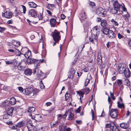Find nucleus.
Returning <instances> with one entry per match:
<instances>
[{"label":"nucleus","mask_w":131,"mask_h":131,"mask_svg":"<svg viewBox=\"0 0 131 131\" xmlns=\"http://www.w3.org/2000/svg\"><path fill=\"white\" fill-rule=\"evenodd\" d=\"M122 6L121 5L118 3L117 1H114L113 4V8L111 9V11L117 15L122 14L123 12L120 10V7Z\"/></svg>","instance_id":"nucleus-1"},{"label":"nucleus","mask_w":131,"mask_h":131,"mask_svg":"<svg viewBox=\"0 0 131 131\" xmlns=\"http://www.w3.org/2000/svg\"><path fill=\"white\" fill-rule=\"evenodd\" d=\"M52 36L54 40L57 42H59V40L61 39V36L60 35V32L56 29L54 30V31L52 32Z\"/></svg>","instance_id":"nucleus-2"},{"label":"nucleus","mask_w":131,"mask_h":131,"mask_svg":"<svg viewBox=\"0 0 131 131\" xmlns=\"http://www.w3.org/2000/svg\"><path fill=\"white\" fill-rule=\"evenodd\" d=\"M118 110L117 109H113L109 110L108 115L113 118H116L118 115Z\"/></svg>","instance_id":"nucleus-3"},{"label":"nucleus","mask_w":131,"mask_h":131,"mask_svg":"<svg viewBox=\"0 0 131 131\" xmlns=\"http://www.w3.org/2000/svg\"><path fill=\"white\" fill-rule=\"evenodd\" d=\"M38 60L34 59L33 58H30L27 59V62L28 64L31 63H34L35 67H37L39 64V62H38Z\"/></svg>","instance_id":"nucleus-4"},{"label":"nucleus","mask_w":131,"mask_h":131,"mask_svg":"<svg viewBox=\"0 0 131 131\" xmlns=\"http://www.w3.org/2000/svg\"><path fill=\"white\" fill-rule=\"evenodd\" d=\"M29 115L32 119H34L36 121H40L42 119V117L39 114H35L34 116H32V114L31 113H29Z\"/></svg>","instance_id":"nucleus-5"},{"label":"nucleus","mask_w":131,"mask_h":131,"mask_svg":"<svg viewBox=\"0 0 131 131\" xmlns=\"http://www.w3.org/2000/svg\"><path fill=\"white\" fill-rule=\"evenodd\" d=\"M37 12L34 9L30 10L28 13V15L30 17H36L37 16Z\"/></svg>","instance_id":"nucleus-6"},{"label":"nucleus","mask_w":131,"mask_h":131,"mask_svg":"<svg viewBox=\"0 0 131 131\" xmlns=\"http://www.w3.org/2000/svg\"><path fill=\"white\" fill-rule=\"evenodd\" d=\"M33 88L31 87H29L26 88L25 90V93L26 94L29 95L30 96H33Z\"/></svg>","instance_id":"nucleus-7"},{"label":"nucleus","mask_w":131,"mask_h":131,"mask_svg":"<svg viewBox=\"0 0 131 131\" xmlns=\"http://www.w3.org/2000/svg\"><path fill=\"white\" fill-rule=\"evenodd\" d=\"M99 35L94 34L92 33V36L89 37V39L91 42L94 43V41H97Z\"/></svg>","instance_id":"nucleus-8"},{"label":"nucleus","mask_w":131,"mask_h":131,"mask_svg":"<svg viewBox=\"0 0 131 131\" xmlns=\"http://www.w3.org/2000/svg\"><path fill=\"white\" fill-rule=\"evenodd\" d=\"M2 15L7 18H11L12 16V13L9 11H7L5 13H2Z\"/></svg>","instance_id":"nucleus-9"},{"label":"nucleus","mask_w":131,"mask_h":131,"mask_svg":"<svg viewBox=\"0 0 131 131\" xmlns=\"http://www.w3.org/2000/svg\"><path fill=\"white\" fill-rule=\"evenodd\" d=\"M79 18L81 22L86 18V16L84 10H82L79 15Z\"/></svg>","instance_id":"nucleus-10"},{"label":"nucleus","mask_w":131,"mask_h":131,"mask_svg":"<svg viewBox=\"0 0 131 131\" xmlns=\"http://www.w3.org/2000/svg\"><path fill=\"white\" fill-rule=\"evenodd\" d=\"M32 73L34 74H36L37 75H39L42 74H43L40 69L36 66L35 68L34 69Z\"/></svg>","instance_id":"nucleus-11"},{"label":"nucleus","mask_w":131,"mask_h":131,"mask_svg":"<svg viewBox=\"0 0 131 131\" xmlns=\"http://www.w3.org/2000/svg\"><path fill=\"white\" fill-rule=\"evenodd\" d=\"M100 27L96 26L93 28L92 33L94 34H99Z\"/></svg>","instance_id":"nucleus-12"},{"label":"nucleus","mask_w":131,"mask_h":131,"mask_svg":"<svg viewBox=\"0 0 131 131\" xmlns=\"http://www.w3.org/2000/svg\"><path fill=\"white\" fill-rule=\"evenodd\" d=\"M120 127L124 129H127L128 128L129 126V124L128 123H122L120 125Z\"/></svg>","instance_id":"nucleus-13"},{"label":"nucleus","mask_w":131,"mask_h":131,"mask_svg":"<svg viewBox=\"0 0 131 131\" xmlns=\"http://www.w3.org/2000/svg\"><path fill=\"white\" fill-rule=\"evenodd\" d=\"M75 73V70L74 69L71 68L69 72V77L70 78H73Z\"/></svg>","instance_id":"nucleus-14"},{"label":"nucleus","mask_w":131,"mask_h":131,"mask_svg":"<svg viewBox=\"0 0 131 131\" xmlns=\"http://www.w3.org/2000/svg\"><path fill=\"white\" fill-rule=\"evenodd\" d=\"M107 35L110 38H115L116 37V35L114 32L113 31L110 30L109 31Z\"/></svg>","instance_id":"nucleus-15"},{"label":"nucleus","mask_w":131,"mask_h":131,"mask_svg":"<svg viewBox=\"0 0 131 131\" xmlns=\"http://www.w3.org/2000/svg\"><path fill=\"white\" fill-rule=\"evenodd\" d=\"M32 72L31 70L30 69H26L24 71V74L27 75H30Z\"/></svg>","instance_id":"nucleus-16"},{"label":"nucleus","mask_w":131,"mask_h":131,"mask_svg":"<svg viewBox=\"0 0 131 131\" xmlns=\"http://www.w3.org/2000/svg\"><path fill=\"white\" fill-rule=\"evenodd\" d=\"M124 73L125 76L126 78H129L130 76V72L128 68H126Z\"/></svg>","instance_id":"nucleus-17"},{"label":"nucleus","mask_w":131,"mask_h":131,"mask_svg":"<svg viewBox=\"0 0 131 131\" xmlns=\"http://www.w3.org/2000/svg\"><path fill=\"white\" fill-rule=\"evenodd\" d=\"M0 106L2 107H5L8 106V102L5 100L0 104Z\"/></svg>","instance_id":"nucleus-18"},{"label":"nucleus","mask_w":131,"mask_h":131,"mask_svg":"<svg viewBox=\"0 0 131 131\" xmlns=\"http://www.w3.org/2000/svg\"><path fill=\"white\" fill-rule=\"evenodd\" d=\"M16 126L19 128L24 127L25 126V123L24 122L20 121L16 124Z\"/></svg>","instance_id":"nucleus-19"},{"label":"nucleus","mask_w":131,"mask_h":131,"mask_svg":"<svg viewBox=\"0 0 131 131\" xmlns=\"http://www.w3.org/2000/svg\"><path fill=\"white\" fill-rule=\"evenodd\" d=\"M51 25L52 27H54L56 25V21L54 18L51 19L50 20Z\"/></svg>","instance_id":"nucleus-20"},{"label":"nucleus","mask_w":131,"mask_h":131,"mask_svg":"<svg viewBox=\"0 0 131 131\" xmlns=\"http://www.w3.org/2000/svg\"><path fill=\"white\" fill-rule=\"evenodd\" d=\"M23 56H25L26 58L28 59L30 58V57L31 56V51L28 50L27 51V52Z\"/></svg>","instance_id":"nucleus-21"},{"label":"nucleus","mask_w":131,"mask_h":131,"mask_svg":"<svg viewBox=\"0 0 131 131\" xmlns=\"http://www.w3.org/2000/svg\"><path fill=\"white\" fill-rule=\"evenodd\" d=\"M89 76V77H87V78L85 80L84 84L85 86H87L88 84L89 83L90 80L92 78L91 74H90Z\"/></svg>","instance_id":"nucleus-22"},{"label":"nucleus","mask_w":131,"mask_h":131,"mask_svg":"<svg viewBox=\"0 0 131 131\" xmlns=\"http://www.w3.org/2000/svg\"><path fill=\"white\" fill-rule=\"evenodd\" d=\"M28 4L29 7L32 8H35L37 7V5L33 2H28Z\"/></svg>","instance_id":"nucleus-23"},{"label":"nucleus","mask_w":131,"mask_h":131,"mask_svg":"<svg viewBox=\"0 0 131 131\" xmlns=\"http://www.w3.org/2000/svg\"><path fill=\"white\" fill-rule=\"evenodd\" d=\"M110 30L109 29L105 27L103 28L102 30V31L103 34L107 35L108 34V33Z\"/></svg>","instance_id":"nucleus-24"},{"label":"nucleus","mask_w":131,"mask_h":131,"mask_svg":"<svg viewBox=\"0 0 131 131\" xmlns=\"http://www.w3.org/2000/svg\"><path fill=\"white\" fill-rule=\"evenodd\" d=\"M14 53L17 56H20L21 55H23V54H22L18 49L16 48H14Z\"/></svg>","instance_id":"nucleus-25"},{"label":"nucleus","mask_w":131,"mask_h":131,"mask_svg":"<svg viewBox=\"0 0 131 131\" xmlns=\"http://www.w3.org/2000/svg\"><path fill=\"white\" fill-rule=\"evenodd\" d=\"M74 117V114L73 113L70 112L68 114L67 119L68 120H72L73 119Z\"/></svg>","instance_id":"nucleus-26"},{"label":"nucleus","mask_w":131,"mask_h":131,"mask_svg":"<svg viewBox=\"0 0 131 131\" xmlns=\"http://www.w3.org/2000/svg\"><path fill=\"white\" fill-rule=\"evenodd\" d=\"M16 101L14 97H12L10 99L9 103L12 105H14L16 103Z\"/></svg>","instance_id":"nucleus-27"},{"label":"nucleus","mask_w":131,"mask_h":131,"mask_svg":"<svg viewBox=\"0 0 131 131\" xmlns=\"http://www.w3.org/2000/svg\"><path fill=\"white\" fill-rule=\"evenodd\" d=\"M126 68L122 67H118V71L120 73H124V71L126 70Z\"/></svg>","instance_id":"nucleus-28"},{"label":"nucleus","mask_w":131,"mask_h":131,"mask_svg":"<svg viewBox=\"0 0 131 131\" xmlns=\"http://www.w3.org/2000/svg\"><path fill=\"white\" fill-rule=\"evenodd\" d=\"M14 109V108L13 107L9 108L7 111V113L10 116L12 115Z\"/></svg>","instance_id":"nucleus-29"},{"label":"nucleus","mask_w":131,"mask_h":131,"mask_svg":"<svg viewBox=\"0 0 131 131\" xmlns=\"http://www.w3.org/2000/svg\"><path fill=\"white\" fill-rule=\"evenodd\" d=\"M59 123L58 122V121H56L52 124L51 123V128H52L54 127H56L58 125Z\"/></svg>","instance_id":"nucleus-30"},{"label":"nucleus","mask_w":131,"mask_h":131,"mask_svg":"<svg viewBox=\"0 0 131 131\" xmlns=\"http://www.w3.org/2000/svg\"><path fill=\"white\" fill-rule=\"evenodd\" d=\"M65 96L66 100L67 101L69 99H71L72 95L67 92L65 94Z\"/></svg>","instance_id":"nucleus-31"},{"label":"nucleus","mask_w":131,"mask_h":131,"mask_svg":"<svg viewBox=\"0 0 131 131\" xmlns=\"http://www.w3.org/2000/svg\"><path fill=\"white\" fill-rule=\"evenodd\" d=\"M107 25L106 21L105 19H103L102 20L101 22V25L102 27H105Z\"/></svg>","instance_id":"nucleus-32"},{"label":"nucleus","mask_w":131,"mask_h":131,"mask_svg":"<svg viewBox=\"0 0 131 131\" xmlns=\"http://www.w3.org/2000/svg\"><path fill=\"white\" fill-rule=\"evenodd\" d=\"M67 126L66 125H62V126H59V128L60 131H66L67 128Z\"/></svg>","instance_id":"nucleus-33"},{"label":"nucleus","mask_w":131,"mask_h":131,"mask_svg":"<svg viewBox=\"0 0 131 131\" xmlns=\"http://www.w3.org/2000/svg\"><path fill=\"white\" fill-rule=\"evenodd\" d=\"M35 108L33 107H30L28 109V112L30 113H33L35 111Z\"/></svg>","instance_id":"nucleus-34"},{"label":"nucleus","mask_w":131,"mask_h":131,"mask_svg":"<svg viewBox=\"0 0 131 131\" xmlns=\"http://www.w3.org/2000/svg\"><path fill=\"white\" fill-rule=\"evenodd\" d=\"M76 92L80 96H83L85 94V92L84 91H82V90L77 91H76Z\"/></svg>","instance_id":"nucleus-35"},{"label":"nucleus","mask_w":131,"mask_h":131,"mask_svg":"<svg viewBox=\"0 0 131 131\" xmlns=\"http://www.w3.org/2000/svg\"><path fill=\"white\" fill-rule=\"evenodd\" d=\"M123 17H125L126 18V19H125V21H128L129 19L130 15L128 12H127V14L123 16Z\"/></svg>","instance_id":"nucleus-36"},{"label":"nucleus","mask_w":131,"mask_h":131,"mask_svg":"<svg viewBox=\"0 0 131 131\" xmlns=\"http://www.w3.org/2000/svg\"><path fill=\"white\" fill-rule=\"evenodd\" d=\"M117 106L118 107L121 108L122 107H123V108H125V105L124 104H121L120 103V102L119 101H118L117 102Z\"/></svg>","instance_id":"nucleus-37"},{"label":"nucleus","mask_w":131,"mask_h":131,"mask_svg":"<svg viewBox=\"0 0 131 131\" xmlns=\"http://www.w3.org/2000/svg\"><path fill=\"white\" fill-rule=\"evenodd\" d=\"M111 131H120L115 126H113L111 128Z\"/></svg>","instance_id":"nucleus-38"},{"label":"nucleus","mask_w":131,"mask_h":131,"mask_svg":"<svg viewBox=\"0 0 131 131\" xmlns=\"http://www.w3.org/2000/svg\"><path fill=\"white\" fill-rule=\"evenodd\" d=\"M103 9L101 7H99L97 9L96 11V13L97 14H100L101 13V11Z\"/></svg>","instance_id":"nucleus-39"},{"label":"nucleus","mask_w":131,"mask_h":131,"mask_svg":"<svg viewBox=\"0 0 131 131\" xmlns=\"http://www.w3.org/2000/svg\"><path fill=\"white\" fill-rule=\"evenodd\" d=\"M106 13V12L103 9L101 11V13L99 15L102 16L104 17L105 16Z\"/></svg>","instance_id":"nucleus-40"},{"label":"nucleus","mask_w":131,"mask_h":131,"mask_svg":"<svg viewBox=\"0 0 131 131\" xmlns=\"http://www.w3.org/2000/svg\"><path fill=\"white\" fill-rule=\"evenodd\" d=\"M124 83L125 85L127 86L130 84V82L127 79H125L124 81Z\"/></svg>","instance_id":"nucleus-41"},{"label":"nucleus","mask_w":131,"mask_h":131,"mask_svg":"<svg viewBox=\"0 0 131 131\" xmlns=\"http://www.w3.org/2000/svg\"><path fill=\"white\" fill-rule=\"evenodd\" d=\"M112 24L115 26H118V24L117 22L115 20L113 19H112L111 21Z\"/></svg>","instance_id":"nucleus-42"},{"label":"nucleus","mask_w":131,"mask_h":131,"mask_svg":"<svg viewBox=\"0 0 131 131\" xmlns=\"http://www.w3.org/2000/svg\"><path fill=\"white\" fill-rule=\"evenodd\" d=\"M122 33L121 34L120 33H117V36L118 38L119 39H121L123 38H125L124 36L122 34Z\"/></svg>","instance_id":"nucleus-43"},{"label":"nucleus","mask_w":131,"mask_h":131,"mask_svg":"<svg viewBox=\"0 0 131 131\" xmlns=\"http://www.w3.org/2000/svg\"><path fill=\"white\" fill-rule=\"evenodd\" d=\"M39 90L37 89H33V91L32 92V93H33V96L35 95H36L37 94V93L39 92Z\"/></svg>","instance_id":"nucleus-44"},{"label":"nucleus","mask_w":131,"mask_h":131,"mask_svg":"<svg viewBox=\"0 0 131 131\" xmlns=\"http://www.w3.org/2000/svg\"><path fill=\"white\" fill-rule=\"evenodd\" d=\"M82 91H84L85 93H86V94H88L90 92V91L89 88H86L84 89Z\"/></svg>","instance_id":"nucleus-45"},{"label":"nucleus","mask_w":131,"mask_h":131,"mask_svg":"<svg viewBox=\"0 0 131 131\" xmlns=\"http://www.w3.org/2000/svg\"><path fill=\"white\" fill-rule=\"evenodd\" d=\"M89 4V6L92 8H93L94 6H95V3L92 2H90Z\"/></svg>","instance_id":"nucleus-46"},{"label":"nucleus","mask_w":131,"mask_h":131,"mask_svg":"<svg viewBox=\"0 0 131 131\" xmlns=\"http://www.w3.org/2000/svg\"><path fill=\"white\" fill-rule=\"evenodd\" d=\"M97 61L98 64L99 65H101L102 62V58L100 57V58H98Z\"/></svg>","instance_id":"nucleus-47"},{"label":"nucleus","mask_w":131,"mask_h":131,"mask_svg":"<svg viewBox=\"0 0 131 131\" xmlns=\"http://www.w3.org/2000/svg\"><path fill=\"white\" fill-rule=\"evenodd\" d=\"M17 68L19 70H22L23 69V67L21 65V64L19 63L17 66Z\"/></svg>","instance_id":"nucleus-48"},{"label":"nucleus","mask_w":131,"mask_h":131,"mask_svg":"<svg viewBox=\"0 0 131 131\" xmlns=\"http://www.w3.org/2000/svg\"><path fill=\"white\" fill-rule=\"evenodd\" d=\"M13 45L16 46L18 47L20 46V43L19 42L17 41H16L15 43H14Z\"/></svg>","instance_id":"nucleus-49"},{"label":"nucleus","mask_w":131,"mask_h":131,"mask_svg":"<svg viewBox=\"0 0 131 131\" xmlns=\"http://www.w3.org/2000/svg\"><path fill=\"white\" fill-rule=\"evenodd\" d=\"M117 82L118 85L119 86H120L122 83V81L121 80H117Z\"/></svg>","instance_id":"nucleus-50"},{"label":"nucleus","mask_w":131,"mask_h":131,"mask_svg":"<svg viewBox=\"0 0 131 131\" xmlns=\"http://www.w3.org/2000/svg\"><path fill=\"white\" fill-rule=\"evenodd\" d=\"M38 17L39 18V20H41L43 18L42 14L41 13H40L38 16Z\"/></svg>","instance_id":"nucleus-51"},{"label":"nucleus","mask_w":131,"mask_h":131,"mask_svg":"<svg viewBox=\"0 0 131 131\" xmlns=\"http://www.w3.org/2000/svg\"><path fill=\"white\" fill-rule=\"evenodd\" d=\"M23 9V13L25 14L26 13V8L25 6L23 5H21Z\"/></svg>","instance_id":"nucleus-52"},{"label":"nucleus","mask_w":131,"mask_h":131,"mask_svg":"<svg viewBox=\"0 0 131 131\" xmlns=\"http://www.w3.org/2000/svg\"><path fill=\"white\" fill-rule=\"evenodd\" d=\"M9 127L13 129H17V127L16 126V125L15 126L12 124Z\"/></svg>","instance_id":"nucleus-53"},{"label":"nucleus","mask_w":131,"mask_h":131,"mask_svg":"<svg viewBox=\"0 0 131 131\" xmlns=\"http://www.w3.org/2000/svg\"><path fill=\"white\" fill-rule=\"evenodd\" d=\"M110 96L111 98L113 100H114L115 99V97L114 96V94L113 93H111V92H110Z\"/></svg>","instance_id":"nucleus-54"},{"label":"nucleus","mask_w":131,"mask_h":131,"mask_svg":"<svg viewBox=\"0 0 131 131\" xmlns=\"http://www.w3.org/2000/svg\"><path fill=\"white\" fill-rule=\"evenodd\" d=\"M10 115H9L7 113V114H5L4 115V118L6 119L9 118Z\"/></svg>","instance_id":"nucleus-55"},{"label":"nucleus","mask_w":131,"mask_h":131,"mask_svg":"<svg viewBox=\"0 0 131 131\" xmlns=\"http://www.w3.org/2000/svg\"><path fill=\"white\" fill-rule=\"evenodd\" d=\"M81 111V106H80L75 111V112L78 113H79Z\"/></svg>","instance_id":"nucleus-56"},{"label":"nucleus","mask_w":131,"mask_h":131,"mask_svg":"<svg viewBox=\"0 0 131 131\" xmlns=\"http://www.w3.org/2000/svg\"><path fill=\"white\" fill-rule=\"evenodd\" d=\"M5 29V27H0V32H2L4 31Z\"/></svg>","instance_id":"nucleus-57"},{"label":"nucleus","mask_w":131,"mask_h":131,"mask_svg":"<svg viewBox=\"0 0 131 131\" xmlns=\"http://www.w3.org/2000/svg\"><path fill=\"white\" fill-rule=\"evenodd\" d=\"M19 90L20 91V92H23V88L21 87L20 86L18 87V88Z\"/></svg>","instance_id":"nucleus-58"},{"label":"nucleus","mask_w":131,"mask_h":131,"mask_svg":"<svg viewBox=\"0 0 131 131\" xmlns=\"http://www.w3.org/2000/svg\"><path fill=\"white\" fill-rule=\"evenodd\" d=\"M84 71L85 72H87L89 71V68L88 67H86L83 69Z\"/></svg>","instance_id":"nucleus-59"},{"label":"nucleus","mask_w":131,"mask_h":131,"mask_svg":"<svg viewBox=\"0 0 131 131\" xmlns=\"http://www.w3.org/2000/svg\"><path fill=\"white\" fill-rule=\"evenodd\" d=\"M44 74H41V75H40L39 77V78H40L41 79H43L44 78Z\"/></svg>","instance_id":"nucleus-60"},{"label":"nucleus","mask_w":131,"mask_h":131,"mask_svg":"<svg viewBox=\"0 0 131 131\" xmlns=\"http://www.w3.org/2000/svg\"><path fill=\"white\" fill-rule=\"evenodd\" d=\"M76 122L78 124H81L82 123V122L81 120H77L76 121Z\"/></svg>","instance_id":"nucleus-61"},{"label":"nucleus","mask_w":131,"mask_h":131,"mask_svg":"<svg viewBox=\"0 0 131 131\" xmlns=\"http://www.w3.org/2000/svg\"><path fill=\"white\" fill-rule=\"evenodd\" d=\"M110 127H112L111 126V125L110 124H106V127L110 128Z\"/></svg>","instance_id":"nucleus-62"},{"label":"nucleus","mask_w":131,"mask_h":131,"mask_svg":"<svg viewBox=\"0 0 131 131\" xmlns=\"http://www.w3.org/2000/svg\"><path fill=\"white\" fill-rule=\"evenodd\" d=\"M128 44L129 47H131V39L128 42Z\"/></svg>","instance_id":"nucleus-63"},{"label":"nucleus","mask_w":131,"mask_h":131,"mask_svg":"<svg viewBox=\"0 0 131 131\" xmlns=\"http://www.w3.org/2000/svg\"><path fill=\"white\" fill-rule=\"evenodd\" d=\"M66 17V16L63 14H62L61 15V19H64Z\"/></svg>","instance_id":"nucleus-64"}]
</instances>
